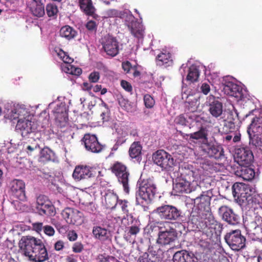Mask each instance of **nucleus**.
<instances>
[{
  "mask_svg": "<svg viewBox=\"0 0 262 262\" xmlns=\"http://www.w3.org/2000/svg\"><path fill=\"white\" fill-rule=\"evenodd\" d=\"M27 6L31 13L34 16L40 17L43 16L45 14L44 6L42 3L36 4L34 3Z\"/></svg>",
  "mask_w": 262,
  "mask_h": 262,
  "instance_id": "e433bc0d",
  "label": "nucleus"
},
{
  "mask_svg": "<svg viewBox=\"0 0 262 262\" xmlns=\"http://www.w3.org/2000/svg\"><path fill=\"white\" fill-rule=\"evenodd\" d=\"M157 64L159 66H164L165 67L172 64L173 60L171 55L168 52H161L156 57Z\"/></svg>",
  "mask_w": 262,
  "mask_h": 262,
  "instance_id": "7c9ffc66",
  "label": "nucleus"
},
{
  "mask_svg": "<svg viewBox=\"0 0 262 262\" xmlns=\"http://www.w3.org/2000/svg\"><path fill=\"white\" fill-rule=\"evenodd\" d=\"M154 212L163 220L176 221L181 216V212L176 207L164 205L157 207Z\"/></svg>",
  "mask_w": 262,
  "mask_h": 262,
  "instance_id": "9d476101",
  "label": "nucleus"
},
{
  "mask_svg": "<svg viewBox=\"0 0 262 262\" xmlns=\"http://www.w3.org/2000/svg\"><path fill=\"white\" fill-rule=\"evenodd\" d=\"M134 78L138 77L141 75V72L139 70L137 66H134L131 69V73Z\"/></svg>",
  "mask_w": 262,
  "mask_h": 262,
  "instance_id": "0e129e2a",
  "label": "nucleus"
},
{
  "mask_svg": "<svg viewBox=\"0 0 262 262\" xmlns=\"http://www.w3.org/2000/svg\"><path fill=\"white\" fill-rule=\"evenodd\" d=\"M235 159L240 166L250 165L254 160V156L250 147H242L235 150Z\"/></svg>",
  "mask_w": 262,
  "mask_h": 262,
  "instance_id": "a211bd4d",
  "label": "nucleus"
},
{
  "mask_svg": "<svg viewBox=\"0 0 262 262\" xmlns=\"http://www.w3.org/2000/svg\"><path fill=\"white\" fill-rule=\"evenodd\" d=\"M207 193V192H203L199 196L193 200V208L206 213V216L211 221L213 215L210 208L211 197Z\"/></svg>",
  "mask_w": 262,
  "mask_h": 262,
  "instance_id": "f8f14e48",
  "label": "nucleus"
},
{
  "mask_svg": "<svg viewBox=\"0 0 262 262\" xmlns=\"http://www.w3.org/2000/svg\"><path fill=\"white\" fill-rule=\"evenodd\" d=\"M86 28L91 31H96L97 30V25L95 21H89L86 24Z\"/></svg>",
  "mask_w": 262,
  "mask_h": 262,
  "instance_id": "4d7b16f0",
  "label": "nucleus"
},
{
  "mask_svg": "<svg viewBox=\"0 0 262 262\" xmlns=\"http://www.w3.org/2000/svg\"><path fill=\"white\" fill-rule=\"evenodd\" d=\"M59 34L61 37L68 40H70L76 36L77 32L72 27L66 25L61 27L59 31Z\"/></svg>",
  "mask_w": 262,
  "mask_h": 262,
  "instance_id": "72a5a7b5",
  "label": "nucleus"
},
{
  "mask_svg": "<svg viewBox=\"0 0 262 262\" xmlns=\"http://www.w3.org/2000/svg\"><path fill=\"white\" fill-rule=\"evenodd\" d=\"M56 229L60 233H64L67 231V226L62 225L59 223L54 224Z\"/></svg>",
  "mask_w": 262,
  "mask_h": 262,
  "instance_id": "13d9d810",
  "label": "nucleus"
},
{
  "mask_svg": "<svg viewBox=\"0 0 262 262\" xmlns=\"http://www.w3.org/2000/svg\"><path fill=\"white\" fill-rule=\"evenodd\" d=\"M251 115H254L255 116L252 119L247 130L249 137V145L259 148L262 151V110H253L249 112L246 117Z\"/></svg>",
  "mask_w": 262,
  "mask_h": 262,
  "instance_id": "20e7f679",
  "label": "nucleus"
},
{
  "mask_svg": "<svg viewBox=\"0 0 262 262\" xmlns=\"http://www.w3.org/2000/svg\"><path fill=\"white\" fill-rule=\"evenodd\" d=\"M43 230L44 233L48 236H53L55 233L54 228L50 225H46L43 226Z\"/></svg>",
  "mask_w": 262,
  "mask_h": 262,
  "instance_id": "603ef678",
  "label": "nucleus"
},
{
  "mask_svg": "<svg viewBox=\"0 0 262 262\" xmlns=\"http://www.w3.org/2000/svg\"><path fill=\"white\" fill-rule=\"evenodd\" d=\"M249 165H243L238 168L235 174L239 177L242 178L244 180H252L255 177V171L253 169L249 167Z\"/></svg>",
  "mask_w": 262,
  "mask_h": 262,
  "instance_id": "bb28decb",
  "label": "nucleus"
},
{
  "mask_svg": "<svg viewBox=\"0 0 262 262\" xmlns=\"http://www.w3.org/2000/svg\"><path fill=\"white\" fill-rule=\"evenodd\" d=\"M55 119L58 126L60 128L65 127L68 124L69 120L68 114L66 111L64 112L61 111L60 113L59 112H57L56 113Z\"/></svg>",
  "mask_w": 262,
  "mask_h": 262,
  "instance_id": "58836bf2",
  "label": "nucleus"
},
{
  "mask_svg": "<svg viewBox=\"0 0 262 262\" xmlns=\"http://www.w3.org/2000/svg\"><path fill=\"white\" fill-rule=\"evenodd\" d=\"M72 248L73 252L79 253L83 251L84 246L81 242H77L73 244Z\"/></svg>",
  "mask_w": 262,
  "mask_h": 262,
  "instance_id": "8fccbe9b",
  "label": "nucleus"
},
{
  "mask_svg": "<svg viewBox=\"0 0 262 262\" xmlns=\"http://www.w3.org/2000/svg\"><path fill=\"white\" fill-rule=\"evenodd\" d=\"M142 147L139 141L134 142L129 147L128 153L130 158L141 160Z\"/></svg>",
  "mask_w": 262,
  "mask_h": 262,
  "instance_id": "2f4dec72",
  "label": "nucleus"
},
{
  "mask_svg": "<svg viewBox=\"0 0 262 262\" xmlns=\"http://www.w3.org/2000/svg\"><path fill=\"white\" fill-rule=\"evenodd\" d=\"M152 159L155 164L167 171L171 170L174 165L173 158L164 150L157 151L153 155Z\"/></svg>",
  "mask_w": 262,
  "mask_h": 262,
  "instance_id": "9b49d317",
  "label": "nucleus"
},
{
  "mask_svg": "<svg viewBox=\"0 0 262 262\" xmlns=\"http://www.w3.org/2000/svg\"><path fill=\"white\" fill-rule=\"evenodd\" d=\"M81 141L88 151L93 153H99L103 149V146L99 143L97 137L94 135L85 134Z\"/></svg>",
  "mask_w": 262,
  "mask_h": 262,
  "instance_id": "6ab92c4d",
  "label": "nucleus"
},
{
  "mask_svg": "<svg viewBox=\"0 0 262 262\" xmlns=\"http://www.w3.org/2000/svg\"><path fill=\"white\" fill-rule=\"evenodd\" d=\"M225 240L229 246L234 251L243 249L246 245V238L242 235L239 229L232 230L226 233Z\"/></svg>",
  "mask_w": 262,
  "mask_h": 262,
  "instance_id": "6e6552de",
  "label": "nucleus"
},
{
  "mask_svg": "<svg viewBox=\"0 0 262 262\" xmlns=\"http://www.w3.org/2000/svg\"><path fill=\"white\" fill-rule=\"evenodd\" d=\"M232 193L241 205L249 204L252 199L250 188L243 183L234 184L232 186Z\"/></svg>",
  "mask_w": 262,
  "mask_h": 262,
  "instance_id": "1a4fd4ad",
  "label": "nucleus"
},
{
  "mask_svg": "<svg viewBox=\"0 0 262 262\" xmlns=\"http://www.w3.org/2000/svg\"><path fill=\"white\" fill-rule=\"evenodd\" d=\"M32 227L34 231L39 233L43 229V223L41 222H36L33 223Z\"/></svg>",
  "mask_w": 262,
  "mask_h": 262,
  "instance_id": "bf43d9fd",
  "label": "nucleus"
},
{
  "mask_svg": "<svg viewBox=\"0 0 262 262\" xmlns=\"http://www.w3.org/2000/svg\"><path fill=\"white\" fill-rule=\"evenodd\" d=\"M77 256L74 254H71L66 257L67 262H77Z\"/></svg>",
  "mask_w": 262,
  "mask_h": 262,
  "instance_id": "774afa93",
  "label": "nucleus"
},
{
  "mask_svg": "<svg viewBox=\"0 0 262 262\" xmlns=\"http://www.w3.org/2000/svg\"><path fill=\"white\" fill-rule=\"evenodd\" d=\"M92 233L94 237L101 242H105L110 238V232L105 228L99 226H94Z\"/></svg>",
  "mask_w": 262,
  "mask_h": 262,
  "instance_id": "cd10ccee",
  "label": "nucleus"
},
{
  "mask_svg": "<svg viewBox=\"0 0 262 262\" xmlns=\"http://www.w3.org/2000/svg\"><path fill=\"white\" fill-rule=\"evenodd\" d=\"M79 5L81 10L88 15H92L95 12V7L92 0H79Z\"/></svg>",
  "mask_w": 262,
  "mask_h": 262,
  "instance_id": "c9c22d12",
  "label": "nucleus"
},
{
  "mask_svg": "<svg viewBox=\"0 0 262 262\" xmlns=\"http://www.w3.org/2000/svg\"><path fill=\"white\" fill-rule=\"evenodd\" d=\"M23 110L21 108H14L11 112L5 116V118L11 121L21 119L20 113H22Z\"/></svg>",
  "mask_w": 262,
  "mask_h": 262,
  "instance_id": "c03bdc74",
  "label": "nucleus"
},
{
  "mask_svg": "<svg viewBox=\"0 0 262 262\" xmlns=\"http://www.w3.org/2000/svg\"><path fill=\"white\" fill-rule=\"evenodd\" d=\"M39 148V144L37 143H32V145H27L26 148V151L29 155H31L33 151Z\"/></svg>",
  "mask_w": 262,
  "mask_h": 262,
  "instance_id": "864d4df0",
  "label": "nucleus"
},
{
  "mask_svg": "<svg viewBox=\"0 0 262 262\" xmlns=\"http://www.w3.org/2000/svg\"><path fill=\"white\" fill-rule=\"evenodd\" d=\"M116 176L117 178L118 182L122 184L124 191L128 193L129 190L128 186L129 172L128 170L123 173H121Z\"/></svg>",
  "mask_w": 262,
  "mask_h": 262,
  "instance_id": "4c0bfd02",
  "label": "nucleus"
},
{
  "mask_svg": "<svg viewBox=\"0 0 262 262\" xmlns=\"http://www.w3.org/2000/svg\"><path fill=\"white\" fill-rule=\"evenodd\" d=\"M94 177V169L86 165L76 166L73 173V178L77 181L87 180Z\"/></svg>",
  "mask_w": 262,
  "mask_h": 262,
  "instance_id": "aec40b11",
  "label": "nucleus"
},
{
  "mask_svg": "<svg viewBox=\"0 0 262 262\" xmlns=\"http://www.w3.org/2000/svg\"><path fill=\"white\" fill-rule=\"evenodd\" d=\"M100 79V73L97 71L92 72L89 76V80L91 82L96 83Z\"/></svg>",
  "mask_w": 262,
  "mask_h": 262,
  "instance_id": "3c124183",
  "label": "nucleus"
},
{
  "mask_svg": "<svg viewBox=\"0 0 262 262\" xmlns=\"http://www.w3.org/2000/svg\"><path fill=\"white\" fill-rule=\"evenodd\" d=\"M202 168L205 170L211 171H216L217 169V164L208 159H205L201 163Z\"/></svg>",
  "mask_w": 262,
  "mask_h": 262,
  "instance_id": "37998d69",
  "label": "nucleus"
},
{
  "mask_svg": "<svg viewBox=\"0 0 262 262\" xmlns=\"http://www.w3.org/2000/svg\"><path fill=\"white\" fill-rule=\"evenodd\" d=\"M179 172L180 173L179 178L190 183L194 182L196 179H198L197 172L195 170H193V168L191 165L182 166L179 168Z\"/></svg>",
  "mask_w": 262,
  "mask_h": 262,
  "instance_id": "b1692460",
  "label": "nucleus"
},
{
  "mask_svg": "<svg viewBox=\"0 0 262 262\" xmlns=\"http://www.w3.org/2000/svg\"><path fill=\"white\" fill-rule=\"evenodd\" d=\"M16 131L21 136L26 137L29 134L35 132L37 129L36 123L29 119V117L19 119L15 126Z\"/></svg>",
  "mask_w": 262,
  "mask_h": 262,
  "instance_id": "ddd939ff",
  "label": "nucleus"
},
{
  "mask_svg": "<svg viewBox=\"0 0 262 262\" xmlns=\"http://www.w3.org/2000/svg\"><path fill=\"white\" fill-rule=\"evenodd\" d=\"M210 220L206 216V213L193 208L188 218V224L191 226L192 230H198L207 238H210L215 231L216 224L213 216L212 220L210 222Z\"/></svg>",
  "mask_w": 262,
  "mask_h": 262,
  "instance_id": "7ed1b4c3",
  "label": "nucleus"
},
{
  "mask_svg": "<svg viewBox=\"0 0 262 262\" xmlns=\"http://www.w3.org/2000/svg\"><path fill=\"white\" fill-rule=\"evenodd\" d=\"M143 99L145 106L147 108H152L155 104V99L149 94L145 95Z\"/></svg>",
  "mask_w": 262,
  "mask_h": 262,
  "instance_id": "de8ad7c7",
  "label": "nucleus"
},
{
  "mask_svg": "<svg viewBox=\"0 0 262 262\" xmlns=\"http://www.w3.org/2000/svg\"><path fill=\"white\" fill-rule=\"evenodd\" d=\"M157 191L156 185L151 180H143L139 184L136 194V200L138 204L147 205L150 203Z\"/></svg>",
  "mask_w": 262,
  "mask_h": 262,
  "instance_id": "39448f33",
  "label": "nucleus"
},
{
  "mask_svg": "<svg viewBox=\"0 0 262 262\" xmlns=\"http://www.w3.org/2000/svg\"><path fill=\"white\" fill-rule=\"evenodd\" d=\"M176 181L177 182L173 186V190L177 195L191 192V183L180 178H179Z\"/></svg>",
  "mask_w": 262,
  "mask_h": 262,
  "instance_id": "a878e982",
  "label": "nucleus"
},
{
  "mask_svg": "<svg viewBox=\"0 0 262 262\" xmlns=\"http://www.w3.org/2000/svg\"><path fill=\"white\" fill-rule=\"evenodd\" d=\"M201 91L204 95H207L210 91V85L207 83H203L201 86Z\"/></svg>",
  "mask_w": 262,
  "mask_h": 262,
  "instance_id": "680f3d73",
  "label": "nucleus"
},
{
  "mask_svg": "<svg viewBox=\"0 0 262 262\" xmlns=\"http://www.w3.org/2000/svg\"><path fill=\"white\" fill-rule=\"evenodd\" d=\"M140 231V228L136 226H132L129 227L128 233L130 235H136Z\"/></svg>",
  "mask_w": 262,
  "mask_h": 262,
  "instance_id": "69168bd1",
  "label": "nucleus"
},
{
  "mask_svg": "<svg viewBox=\"0 0 262 262\" xmlns=\"http://www.w3.org/2000/svg\"><path fill=\"white\" fill-rule=\"evenodd\" d=\"M173 262H198V259L191 251L181 250L177 251L173 255Z\"/></svg>",
  "mask_w": 262,
  "mask_h": 262,
  "instance_id": "4be33fe9",
  "label": "nucleus"
},
{
  "mask_svg": "<svg viewBox=\"0 0 262 262\" xmlns=\"http://www.w3.org/2000/svg\"><path fill=\"white\" fill-rule=\"evenodd\" d=\"M10 192L15 198L23 201L26 199L25 184L23 180L14 179L10 183Z\"/></svg>",
  "mask_w": 262,
  "mask_h": 262,
  "instance_id": "412c9836",
  "label": "nucleus"
},
{
  "mask_svg": "<svg viewBox=\"0 0 262 262\" xmlns=\"http://www.w3.org/2000/svg\"><path fill=\"white\" fill-rule=\"evenodd\" d=\"M118 204L120 207L123 213L128 216L132 207L130 203L126 200H119Z\"/></svg>",
  "mask_w": 262,
  "mask_h": 262,
  "instance_id": "a18cd8bd",
  "label": "nucleus"
},
{
  "mask_svg": "<svg viewBox=\"0 0 262 262\" xmlns=\"http://www.w3.org/2000/svg\"><path fill=\"white\" fill-rule=\"evenodd\" d=\"M119 200L118 196L116 194L108 191L104 195L103 204L107 209H113L115 208Z\"/></svg>",
  "mask_w": 262,
  "mask_h": 262,
  "instance_id": "c756f323",
  "label": "nucleus"
},
{
  "mask_svg": "<svg viewBox=\"0 0 262 262\" xmlns=\"http://www.w3.org/2000/svg\"><path fill=\"white\" fill-rule=\"evenodd\" d=\"M132 34L138 39H142L144 37V28L143 26L137 22L133 23L128 26Z\"/></svg>",
  "mask_w": 262,
  "mask_h": 262,
  "instance_id": "f704fd0d",
  "label": "nucleus"
},
{
  "mask_svg": "<svg viewBox=\"0 0 262 262\" xmlns=\"http://www.w3.org/2000/svg\"><path fill=\"white\" fill-rule=\"evenodd\" d=\"M159 229L157 243L162 245L170 244L176 240L178 237L177 230L169 222H161L157 223Z\"/></svg>",
  "mask_w": 262,
  "mask_h": 262,
  "instance_id": "423d86ee",
  "label": "nucleus"
},
{
  "mask_svg": "<svg viewBox=\"0 0 262 262\" xmlns=\"http://www.w3.org/2000/svg\"><path fill=\"white\" fill-rule=\"evenodd\" d=\"M68 238L70 241H75L77 238V234L74 230H71L68 233Z\"/></svg>",
  "mask_w": 262,
  "mask_h": 262,
  "instance_id": "e2e57ef3",
  "label": "nucleus"
},
{
  "mask_svg": "<svg viewBox=\"0 0 262 262\" xmlns=\"http://www.w3.org/2000/svg\"><path fill=\"white\" fill-rule=\"evenodd\" d=\"M46 12L49 17H52L57 15L58 9L56 5L48 4L46 6Z\"/></svg>",
  "mask_w": 262,
  "mask_h": 262,
  "instance_id": "49530a36",
  "label": "nucleus"
},
{
  "mask_svg": "<svg viewBox=\"0 0 262 262\" xmlns=\"http://www.w3.org/2000/svg\"><path fill=\"white\" fill-rule=\"evenodd\" d=\"M204 119L199 115L191 113L185 118L183 115L177 116L174 119V122L177 125L188 126L192 131L190 134H185L181 130H177L179 134L186 140H207L208 130L203 125Z\"/></svg>",
  "mask_w": 262,
  "mask_h": 262,
  "instance_id": "f257e3e1",
  "label": "nucleus"
},
{
  "mask_svg": "<svg viewBox=\"0 0 262 262\" xmlns=\"http://www.w3.org/2000/svg\"><path fill=\"white\" fill-rule=\"evenodd\" d=\"M64 247V243L61 240H58L54 244V249L56 251H60L63 249Z\"/></svg>",
  "mask_w": 262,
  "mask_h": 262,
  "instance_id": "052dcab7",
  "label": "nucleus"
},
{
  "mask_svg": "<svg viewBox=\"0 0 262 262\" xmlns=\"http://www.w3.org/2000/svg\"><path fill=\"white\" fill-rule=\"evenodd\" d=\"M138 262H154V261L151 260L148 258V254L145 253L139 258Z\"/></svg>",
  "mask_w": 262,
  "mask_h": 262,
  "instance_id": "338daca9",
  "label": "nucleus"
},
{
  "mask_svg": "<svg viewBox=\"0 0 262 262\" xmlns=\"http://www.w3.org/2000/svg\"><path fill=\"white\" fill-rule=\"evenodd\" d=\"M236 120L232 113H229L227 119L224 120V126L228 128L230 132H233L236 128Z\"/></svg>",
  "mask_w": 262,
  "mask_h": 262,
  "instance_id": "ea45409f",
  "label": "nucleus"
},
{
  "mask_svg": "<svg viewBox=\"0 0 262 262\" xmlns=\"http://www.w3.org/2000/svg\"><path fill=\"white\" fill-rule=\"evenodd\" d=\"M121 87L126 92L132 94L133 87L132 84L125 80H122L120 82Z\"/></svg>",
  "mask_w": 262,
  "mask_h": 262,
  "instance_id": "09e8293b",
  "label": "nucleus"
},
{
  "mask_svg": "<svg viewBox=\"0 0 262 262\" xmlns=\"http://www.w3.org/2000/svg\"><path fill=\"white\" fill-rule=\"evenodd\" d=\"M246 229L249 237L253 241H259L262 238V224L257 225L255 222L248 223Z\"/></svg>",
  "mask_w": 262,
  "mask_h": 262,
  "instance_id": "5701e85b",
  "label": "nucleus"
},
{
  "mask_svg": "<svg viewBox=\"0 0 262 262\" xmlns=\"http://www.w3.org/2000/svg\"><path fill=\"white\" fill-rule=\"evenodd\" d=\"M209 111L213 117L215 118L220 117L223 113L222 103L213 97V101L209 103Z\"/></svg>",
  "mask_w": 262,
  "mask_h": 262,
  "instance_id": "c85d7f7f",
  "label": "nucleus"
},
{
  "mask_svg": "<svg viewBox=\"0 0 262 262\" xmlns=\"http://www.w3.org/2000/svg\"><path fill=\"white\" fill-rule=\"evenodd\" d=\"M111 170L115 176L128 171L126 165L118 161L113 164L111 167Z\"/></svg>",
  "mask_w": 262,
  "mask_h": 262,
  "instance_id": "79ce46f5",
  "label": "nucleus"
},
{
  "mask_svg": "<svg viewBox=\"0 0 262 262\" xmlns=\"http://www.w3.org/2000/svg\"><path fill=\"white\" fill-rule=\"evenodd\" d=\"M202 140V150L208 157L219 159L224 156V149L221 145L217 143L208 142V139Z\"/></svg>",
  "mask_w": 262,
  "mask_h": 262,
  "instance_id": "4468645a",
  "label": "nucleus"
},
{
  "mask_svg": "<svg viewBox=\"0 0 262 262\" xmlns=\"http://www.w3.org/2000/svg\"><path fill=\"white\" fill-rule=\"evenodd\" d=\"M35 209L37 213L42 216L52 217L56 213L55 207L52 202L47 196L43 194L37 197Z\"/></svg>",
  "mask_w": 262,
  "mask_h": 262,
  "instance_id": "0eeeda50",
  "label": "nucleus"
},
{
  "mask_svg": "<svg viewBox=\"0 0 262 262\" xmlns=\"http://www.w3.org/2000/svg\"><path fill=\"white\" fill-rule=\"evenodd\" d=\"M102 49L111 57L117 56L119 53V43L115 37L111 35L105 36L102 41Z\"/></svg>",
  "mask_w": 262,
  "mask_h": 262,
  "instance_id": "dca6fc26",
  "label": "nucleus"
},
{
  "mask_svg": "<svg viewBox=\"0 0 262 262\" xmlns=\"http://www.w3.org/2000/svg\"><path fill=\"white\" fill-rule=\"evenodd\" d=\"M61 215L68 224L78 226L83 222V213L73 208H66L62 210Z\"/></svg>",
  "mask_w": 262,
  "mask_h": 262,
  "instance_id": "f3484780",
  "label": "nucleus"
},
{
  "mask_svg": "<svg viewBox=\"0 0 262 262\" xmlns=\"http://www.w3.org/2000/svg\"><path fill=\"white\" fill-rule=\"evenodd\" d=\"M218 213L222 219L229 225H236L240 222L239 215L227 205L221 206L218 209Z\"/></svg>",
  "mask_w": 262,
  "mask_h": 262,
  "instance_id": "2eb2a0df",
  "label": "nucleus"
},
{
  "mask_svg": "<svg viewBox=\"0 0 262 262\" xmlns=\"http://www.w3.org/2000/svg\"><path fill=\"white\" fill-rule=\"evenodd\" d=\"M200 76V72L196 66H192L189 68L186 80L191 82H194L198 81Z\"/></svg>",
  "mask_w": 262,
  "mask_h": 262,
  "instance_id": "a19ab883",
  "label": "nucleus"
},
{
  "mask_svg": "<svg viewBox=\"0 0 262 262\" xmlns=\"http://www.w3.org/2000/svg\"><path fill=\"white\" fill-rule=\"evenodd\" d=\"M223 91L227 95L241 99L242 96L241 88L233 82H226L223 87Z\"/></svg>",
  "mask_w": 262,
  "mask_h": 262,
  "instance_id": "393cba45",
  "label": "nucleus"
},
{
  "mask_svg": "<svg viewBox=\"0 0 262 262\" xmlns=\"http://www.w3.org/2000/svg\"><path fill=\"white\" fill-rule=\"evenodd\" d=\"M55 158V153L50 148L45 147L40 152L39 161L42 163H46L51 161H54Z\"/></svg>",
  "mask_w": 262,
  "mask_h": 262,
  "instance_id": "473e14b6",
  "label": "nucleus"
},
{
  "mask_svg": "<svg viewBox=\"0 0 262 262\" xmlns=\"http://www.w3.org/2000/svg\"><path fill=\"white\" fill-rule=\"evenodd\" d=\"M122 68L124 72L126 74H130L131 73V69L132 67H133L131 63L128 61H125L122 62L121 64Z\"/></svg>",
  "mask_w": 262,
  "mask_h": 262,
  "instance_id": "6e6d98bb",
  "label": "nucleus"
},
{
  "mask_svg": "<svg viewBox=\"0 0 262 262\" xmlns=\"http://www.w3.org/2000/svg\"><path fill=\"white\" fill-rule=\"evenodd\" d=\"M69 66L71 67V68L70 69L69 68H68V71H67V72L69 73L72 75L77 76L80 75L82 73V70L81 68H76L71 65H70Z\"/></svg>",
  "mask_w": 262,
  "mask_h": 262,
  "instance_id": "5fc2aeb1",
  "label": "nucleus"
},
{
  "mask_svg": "<svg viewBox=\"0 0 262 262\" xmlns=\"http://www.w3.org/2000/svg\"><path fill=\"white\" fill-rule=\"evenodd\" d=\"M18 246L22 253L31 260L43 262L49 258L47 248L41 239L32 235L23 236Z\"/></svg>",
  "mask_w": 262,
  "mask_h": 262,
  "instance_id": "f03ea898",
  "label": "nucleus"
}]
</instances>
